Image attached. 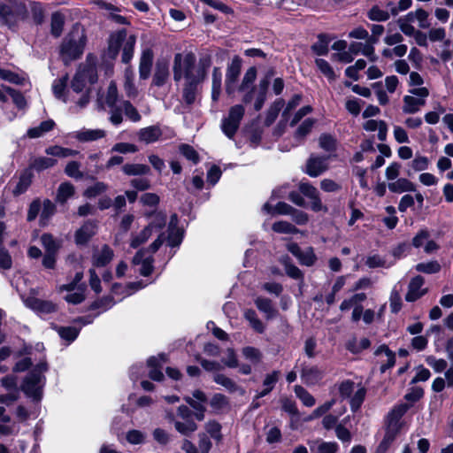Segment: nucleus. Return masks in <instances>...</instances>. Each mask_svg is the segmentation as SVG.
Returning a JSON list of instances; mask_svg holds the SVG:
<instances>
[{
	"mask_svg": "<svg viewBox=\"0 0 453 453\" xmlns=\"http://www.w3.org/2000/svg\"><path fill=\"white\" fill-rule=\"evenodd\" d=\"M97 81V72L95 65L88 64L81 65L71 82V89L76 94H81L77 101L80 107H84L89 102V88L88 84H94Z\"/></svg>",
	"mask_w": 453,
	"mask_h": 453,
	"instance_id": "nucleus-1",
	"label": "nucleus"
},
{
	"mask_svg": "<svg viewBox=\"0 0 453 453\" xmlns=\"http://www.w3.org/2000/svg\"><path fill=\"white\" fill-rule=\"evenodd\" d=\"M135 42L136 37L134 35L127 36L126 29L118 30L110 35L108 55L114 59L122 48L121 61L128 64L133 58Z\"/></svg>",
	"mask_w": 453,
	"mask_h": 453,
	"instance_id": "nucleus-2",
	"label": "nucleus"
},
{
	"mask_svg": "<svg viewBox=\"0 0 453 453\" xmlns=\"http://www.w3.org/2000/svg\"><path fill=\"white\" fill-rule=\"evenodd\" d=\"M46 371L47 365L40 363L27 374L23 381L21 389L33 401L39 402L42 397V388L45 384L43 373Z\"/></svg>",
	"mask_w": 453,
	"mask_h": 453,
	"instance_id": "nucleus-3",
	"label": "nucleus"
},
{
	"mask_svg": "<svg viewBox=\"0 0 453 453\" xmlns=\"http://www.w3.org/2000/svg\"><path fill=\"white\" fill-rule=\"evenodd\" d=\"M85 47V36L79 29L72 31L63 41L61 57L65 64L81 56Z\"/></svg>",
	"mask_w": 453,
	"mask_h": 453,
	"instance_id": "nucleus-4",
	"label": "nucleus"
},
{
	"mask_svg": "<svg viewBox=\"0 0 453 453\" xmlns=\"http://www.w3.org/2000/svg\"><path fill=\"white\" fill-rule=\"evenodd\" d=\"M102 104L109 107V120L114 126H119L123 122L121 109L119 108V100L117 85L111 81L104 95L99 98Z\"/></svg>",
	"mask_w": 453,
	"mask_h": 453,
	"instance_id": "nucleus-5",
	"label": "nucleus"
},
{
	"mask_svg": "<svg viewBox=\"0 0 453 453\" xmlns=\"http://www.w3.org/2000/svg\"><path fill=\"white\" fill-rule=\"evenodd\" d=\"M409 92L411 95H406L403 98V112L405 114H414L419 111L426 104L429 90L425 87H420L410 89Z\"/></svg>",
	"mask_w": 453,
	"mask_h": 453,
	"instance_id": "nucleus-6",
	"label": "nucleus"
},
{
	"mask_svg": "<svg viewBox=\"0 0 453 453\" xmlns=\"http://www.w3.org/2000/svg\"><path fill=\"white\" fill-rule=\"evenodd\" d=\"M244 113V106L235 104L229 109L228 115L222 119L221 130L229 139H232L237 132Z\"/></svg>",
	"mask_w": 453,
	"mask_h": 453,
	"instance_id": "nucleus-7",
	"label": "nucleus"
},
{
	"mask_svg": "<svg viewBox=\"0 0 453 453\" xmlns=\"http://www.w3.org/2000/svg\"><path fill=\"white\" fill-rule=\"evenodd\" d=\"M268 86L269 81L267 79L261 80L257 87H252L244 94L242 102L244 104H250L253 99H255L254 109L256 111H260L266 99Z\"/></svg>",
	"mask_w": 453,
	"mask_h": 453,
	"instance_id": "nucleus-8",
	"label": "nucleus"
},
{
	"mask_svg": "<svg viewBox=\"0 0 453 453\" xmlns=\"http://www.w3.org/2000/svg\"><path fill=\"white\" fill-rule=\"evenodd\" d=\"M196 66V57L193 53H188L184 57L178 53L174 57L173 79L180 81L183 76Z\"/></svg>",
	"mask_w": 453,
	"mask_h": 453,
	"instance_id": "nucleus-9",
	"label": "nucleus"
},
{
	"mask_svg": "<svg viewBox=\"0 0 453 453\" xmlns=\"http://www.w3.org/2000/svg\"><path fill=\"white\" fill-rule=\"evenodd\" d=\"M330 156L311 155L306 162L305 173L311 177H318L325 173L328 167Z\"/></svg>",
	"mask_w": 453,
	"mask_h": 453,
	"instance_id": "nucleus-10",
	"label": "nucleus"
},
{
	"mask_svg": "<svg viewBox=\"0 0 453 453\" xmlns=\"http://www.w3.org/2000/svg\"><path fill=\"white\" fill-rule=\"evenodd\" d=\"M300 377L307 386L319 385L325 377V370L318 365H304L301 369Z\"/></svg>",
	"mask_w": 453,
	"mask_h": 453,
	"instance_id": "nucleus-11",
	"label": "nucleus"
},
{
	"mask_svg": "<svg viewBox=\"0 0 453 453\" xmlns=\"http://www.w3.org/2000/svg\"><path fill=\"white\" fill-rule=\"evenodd\" d=\"M410 405L407 403H401L395 406L387 417V431L398 434L401 427V418L409 410Z\"/></svg>",
	"mask_w": 453,
	"mask_h": 453,
	"instance_id": "nucleus-12",
	"label": "nucleus"
},
{
	"mask_svg": "<svg viewBox=\"0 0 453 453\" xmlns=\"http://www.w3.org/2000/svg\"><path fill=\"white\" fill-rule=\"evenodd\" d=\"M210 65L211 58L209 57L201 58L198 66H195L194 69L183 76L186 80V83L200 84L203 82L207 76V70Z\"/></svg>",
	"mask_w": 453,
	"mask_h": 453,
	"instance_id": "nucleus-13",
	"label": "nucleus"
},
{
	"mask_svg": "<svg viewBox=\"0 0 453 453\" xmlns=\"http://www.w3.org/2000/svg\"><path fill=\"white\" fill-rule=\"evenodd\" d=\"M242 60L239 57H234L228 65L226 73V91L232 95L235 90V85L241 73Z\"/></svg>",
	"mask_w": 453,
	"mask_h": 453,
	"instance_id": "nucleus-14",
	"label": "nucleus"
},
{
	"mask_svg": "<svg viewBox=\"0 0 453 453\" xmlns=\"http://www.w3.org/2000/svg\"><path fill=\"white\" fill-rule=\"evenodd\" d=\"M287 249L298 259L300 264L303 265L311 266L317 261V257L314 253V250L311 247H308L303 250L297 243L291 242L287 245Z\"/></svg>",
	"mask_w": 453,
	"mask_h": 453,
	"instance_id": "nucleus-15",
	"label": "nucleus"
},
{
	"mask_svg": "<svg viewBox=\"0 0 453 453\" xmlns=\"http://www.w3.org/2000/svg\"><path fill=\"white\" fill-rule=\"evenodd\" d=\"M425 280L422 276L412 278L408 286V291L405 295L407 302H415L426 294L427 289L423 288Z\"/></svg>",
	"mask_w": 453,
	"mask_h": 453,
	"instance_id": "nucleus-16",
	"label": "nucleus"
},
{
	"mask_svg": "<svg viewBox=\"0 0 453 453\" xmlns=\"http://www.w3.org/2000/svg\"><path fill=\"white\" fill-rule=\"evenodd\" d=\"M378 42L377 38L371 37L365 43L362 42H351L349 44V50L353 52L354 55H357L361 52L363 55L367 57L371 61L376 60L374 44Z\"/></svg>",
	"mask_w": 453,
	"mask_h": 453,
	"instance_id": "nucleus-17",
	"label": "nucleus"
},
{
	"mask_svg": "<svg viewBox=\"0 0 453 453\" xmlns=\"http://www.w3.org/2000/svg\"><path fill=\"white\" fill-rule=\"evenodd\" d=\"M162 134V130L158 125L141 128L137 133L138 140L146 144L157 142Z\"/></svg>",
	"mask_w": 453,
	"mask_h": 453,
	"instance_id": "nucleus-18",
	"label": "nucleus"
},
{
	"mask_svg": "<svg viewBox=\"0 0 453 453\" xmlns=\"http://www.w3.org/2000/svg\"><path fill=\"white\" fill-rule=\"evenodd\" d=\"M27 307L42 313H50L56 310V306L50 301H43L35 296H28L24 299Z\"/></svg>",
	"mask_w": 453,
	"mask_h": 453,
	"instance_id": "nucleus-19",
	"label": "nucleus"
},
{
	"mask_svg": "<svg viewBox=\"0 0 453 453\" xmlns=\"http://www.w3.org/2000/svg\"><path fill=\"white\" fill-rule=\"evenodd\" d=\"M113 257V250L108 245H104L101 249H97L94 251L92 263L95 266L103 267L108 265L112 260Z\"/></svg>",
	"mask_w": 453,
	"mask_h": 453,
	"instance_id": "nucleus-20",
	"label": "nucleus"
},
{
	"mask_svg": "<svg viewBox=\"0 0 453 453\" xmlns=\"http://www.w3.org/2000/svg\"><path fill=\"white\" fill-rule=\"evenodd\" d=\"M169 76V63L165 59H158L156 63L153 84L157 87L163 86Z\"/></svg>",
	"mask_w": 453,
	"mask_h": 453,
	"instance_id": "nucleus-21",
	"label": "nucleus"
},
{
	"mask_svg": "<svg viewBox=\"0 0 453 453\" xmlns=\"http://www.w3.org/2000/svg\"><path fill=\"white\" fill-rule=\"evenodd\" d=\"M165 362V354H159L157 357H150L148 359V365L150 367V371L149 373L150 379L157 381H160L163 380L164 374L159 368Z\"/></svg>",
	"mask_w": 453,
	"mask_h": 453,
	"instance_id": "nucleus-22",
	"label": "nucleus"
},
{
	"mask_svg": "<svg viewBox=\"0 0 453 453\" xmlns=\"http://www.w3.org/2000/svg\"><path fill=\"white\" fill-rule=\"evenodd\" d=\"M106 133L103 129H81L74 134V138L81 142H93L102 139Z\"/></svg>",
	"mask_w": 453,
	"mask_h": 453,
	"instance_id": "nucleus-23",
	"label": "nucleus"
},
{
	"mask_svg": "<svg viewBox=\"0 0 453 453\" xmlns=\"http://www.w3.org/2000/svg\"><path fill=\"white\" fill-rule=\"evenodd\" d=\"M377 357H384L385 359L381 360L380 371L384 372L387 369L391 368L395 363V355L391 351L387 345L380 346L374 353Z\"/></svg>",
	"mask_w": 453,
	"mask_h": 453,
	"instance_id": "nucleus-24",
	"label": "nucleus"
},
{
	"mask_svg": "<svg viewBox=\"0 0 453 453\" xmlns=\"http://www.w3.org/2000/svg\"><path fill=\"white\" fill-rule=\"evenodd\" d=\"M96 226L93 222H86L80 229L76 231L75 241L79 245L87 243L96 234Z\"/></svg>",
	"mask_w": 453,
	"mask_h": 453,
	"instance_id": "nucleus-25",
	"label": "nucleus"
},
{
	"mask_svg": "<svg viewBox=\"0 0 453 453\" xmlns=\"http://www.w3.org/2000/svg\"><path fill=\"white\" fill-rule=\"evenodd\" d=\"M151 256L144 257V250H139L133 258L134 265H141L140 273L148 276L153 270Z\"/></svg>",
	"mask_w": 453,
	"mask_h": 453,
	"instance_id": "nucleus-26",
	"label": "nucleus"
},
{
	"mask_svg": "<svg viewBox=\"0 0 453 453\" xmlns=\"http://www.w3.org/2000/svg\"><path fill=\"white\" fill-rule=\"evenodd\" d=\"M153 62V53L150 50H146L142 52L140 65H139V75L142 80L149 78L150 74V69Z\"/></svg>",
	"mask_w": 453,
	"mask_h": 453,
	"instance_id": "nucleus-27",
	"label": "nucleus"
},
{
	"mask_svg": "<svg viewBox=\"0 0 453 453\" xmlns=\"http://www.w3.org/2000/svg\"><path fill=\"white\" fill-rule=\"evenodd\" d=\"M257 308L265 314L266 319H273L277 315V310L273 306L272 301L265 297L258 296L255 299Z\"/></svg>",
	"mask_w": 453,
	"mask_h": 453,
	"instance_id": "nucleus-28",
	"label": "nucleus"
},
{
	"mask_svg": "<svg viewBox=\"0 0 453 453\" xmlns=\"http://www.w3.org/2000/svg\"><path fill=\"white\" fill-rule=\"evenodd\" d=\"M311 453H336L339 445L334 441H316L310 442Z\"/></svg>",
	"mask_w": 453,
	"mask_h": 453,
	"instance_id": "nucleus-29",
	"label": "nucleus"
},
{
	"mask_svg": "<svg viewBox=\"0 0 453 453\" xmlns=\"http://www.w3.org/2000/svg\"><path fill=\"white\" fill-rule=\"evenodd\" d=\"M364 128L369 132H373L375 130H378V139L381 142L385 141L387 138L388 127H387L386 122L383 120H376V119L367 120L364 124Z\"/></svg>",
	"mask_w": 453,
	"mask_h": 453,
	"instance_id": "nucleus-30",
	"label": "nucleus"
},
{
	"mask_svg": "<svg viewBox=\"0 0 453 453\" xmlns=\"http://www.w3.org/2000/svg\"><path fill=\"white\" fill-rule=\"evenodd\" d=\"M388 189L393 193H403L408 191H415V185L405 178H400L391 181L388 185Z\"/></svg>",
	"mask_w": 453,
	"mask_h": 453,
	"instance_id": "nucleus-31",
	"label": "nucleus"
},
{
	"mask_svg": "<svg viewBox=\"0 0 453 453\" xmlns=\"http://www.w3.org/2000/svg\"><path fill=\"white\" fill-rule=\"evenodd\" d=\"M119 108L121 109V116L123 114L132 122H139L142 119L137 109L127 100H120Z\"/></svg>",
	"mask_w": 453,
	"mask_h": 453,
	"instance_id": "nucleus-32",
	"label": "nucleus"
},
{
	"mask_svg": "<svg viewBox=\"0 0 453 453\" xmlns=\"http://www.w3.org/2000/svg\"><path fill=\"white\" fill-rule=\"evenodd\" d=\"M280 376V372L279 371H273V372L266 374L263 381L265 388L257 395V398H261L268 395L279 380Z\"/></svg>",
	"mask_w": 453,
	"mask_h": 453,
	"instance_id": "nucleus-33",
	"label": "nucleus"
},
{
	"mask_svg": "<svg viewBox=\"0 0 453 453\" xmlns=\"http://www.w3.org/2000/svg\"><path fill=\"white\" fill-rule=\"evenodd\" d=\"M125 82H124V90L126 95L129 98H134L137 96L138 90L134 83V72L130 67H127L125 69Z\"/></svg>",
	"mask_w": 453,
	"mask_h": 453,
	"instance_id": "nucleus-34",
	"label": "nucleus"
},
{
	"mask_svg": "<svg viewBox=\"0 0 453 453\" xmlns=\"http://www.w3.org/2000/svg\"><path fill=\"white\" fill-rule=\"evenodd\" d=\"M371 342L368 338H361L360 340L353 337L349 339L346 343V348L349 351L353 354H357L370 347Z\"/></svg>",
	"mask_w": 453,
	"mask_h": 453,
	"instance_id": "nucleus-35",
	"label": "nucleus"
},
{
	"mask_svg": "<svg viewBox=\"0 0 453 453\" xmlns=\"http://www.w3.org/2000/svg\"><path fill=\"white\" fill-rule=\"evenodd\" d=\"M197 425L194 419H181L174 421V428L177 432L184 436H189L197 430Z\"/></svg>",
	"mask_w": 453,
	"mask_h": 453,
	"instance_id": "nucleus-36",
	"label": "nucleus"
},
{
	"mask_svg": "<svg viewBox=\"0 0 453 453\" xmlns=\"http://www.w3.org/2000/svg\"><path fill=\"white\" fill-rule=\"evenodd\" d=\"M74 195V187L70 182H63L57 190L56 201L59 203H65L67 199Z\"/></svg>",
	"mask_w": 453,
	"mask_h": 453,
	"instance_id": "nucleus-37",
	"label": "nucleus"
},
{
	"mask_svg": "<svg viewBox=\"0 0 453 453\" xmlns=\"http://www.w3.org/2000/svg\"><path fill=\"white\" fill-rule=\"evenodd\" d=\"M366 295L365 293H357L351 296L349 298L345 299L340 305V310L345 311L352 307H363L362 303L365 301Z\"/></svg>",
	"mask_w": 453,
	"mask_h": 453,
	"instance_id": "nucleus-38",
	"label": "nucleus"
},
{
	"mask_svg": "<svg viewBox=\"0 0 453 453\" xmlns=\"http://www.w3.org/2000/svg\"><path fill=\"white\" fill-rule=\"evenodd\" d=\"M211 81V98L218 101L221 93L222 73L219 67H214L212 71Z\"/></svg>",
	"mask_w": 453,
	"mask_h": 453,
	"instance_id": "nucleus-39",
	"label": "nucleus"
},
{
	"mask_svg": "<svg viewBox=\"0 0 453 453\" xmlns=\"http://www.w3.org/2000/svg\"><path fill=\"white\" fill-rule=\"evenodd\" d=\"M263 210L270 214H281V215H291L294 211V208L289 204L280 202L274 207L271 206L268 203H265Z\"/></svg>",
	"mask_w": 453,
	"mask_h": 453,
	"instance_id": "nucleus-40",
	"label": "nucleus"
},
{
	"mask_svg": "<svg viewBox=\"0 0 453 453\" xmlns=\"http://www.w3.org/2000/svg\"><path fill=\"white\" fill-rule=\"evenodd\" d=\"M55 126L51 119L42 121L38 127H32L27 130V136L29 138H38L42 136L45 133L50 131Z\"/></svg>",
	"mask_w": 453,
	"mask_h": 453,
	"instance_id": "nucleus-41",
	"label": "nucleus"
},
{
	"mask_svg": "<svg viewBox=\"0 0 453 453\" xmlns=\"http://www.w3.org/2000/svg\"><path fill=\"white\" fill-rule=\"evenodd\" d=\"M41 242L46 253L57 254L61 247L60 242L50 234H43L41 236Z\"/></svg>",
	"mask_w": 453,
	"mask_h": 453,
	"instance_id": "nucleus-42",
	"label": "nucleus"
},
{
	"mask_svg": "<svg viewBox=\"0 0 453 453\" xmlns=\"http://www.w3.org/2000/svg\"><path fill=\"white\" fill-rule=\"evenodd\" d=\"M349 420L350 416H347L335 426L334 429L336 437L342 442H349L352 438L350 431L346 427L347 423L349 422Z\"/></svg>",
	"mask_w": 453,
	"mask_h": 453,
	"instance_id": "nucleus-43",
	"label": "nucleus"
},
{
	"mask_svg": "<svg viewBox=\"0 0 453 453\" xmlns=\"http://www.w3.org/2000/svg\"><path fill=\"white\" fill-rule=\"evenodd\" d=\"M122 171L129 176L146 175L150 173V168L142 164H126L123 165Z\"/></svg>",
	"mask_w": 453,
	"mask_h": 453,
	"instance_id": "nucleus-44",
	"label": "nucleus"
},
{
	"mask_svg": "<svg viewBox=\"0 0 453 453\" xmlns=\"http://www.w3.org/2000/svg\"><path fill=\"white\" fill-rule=\"evenodd\" d=\"M68 77L67 75L54 81L52 89L55 96L63 102H67V95L65 94Z\"/></svg>",
	"mask_w": 453,
	"mask_h": 453,
	"instance_id": "nucleus-45",
	"label": "nucleus"
},
{
	"mask_svg": "<svg viewBox=\"0 0 453 453\" xmlns=\"http://www.w3.org/2000/svg\"><path fill=\"white\" fill-rule=\"evenodd\" d=\"M45 152L47 155L58 157H74L78 155L79 151L68 149V148H63L61 146H50L45 150Z\"/></svg>",
	"mask_w": 453,
	"mask_h": 453,
	"instance_id": "nucleus-46",
	"label": "nucleus"
},
{
	"mask_svg": "<svg viewBox=\"0 0 453 453\" xmlns=\"http://www.w3.org/2000/svg\"><path fill=\"white\" fill-rule=\"evenodd\" d=\"M245 319L249 321L250 326L257 333L262 334L265 330V324L257 317L254 310H247L244 313Z\"/></svg>",
	"mask_w": 453,
	"mask_h": 453,
	"instance_id": "nucleus-47",
	"label": "nucleus"
},
{
	"mask_svg": "<svg viewBox=\"0 0 453 453\" xmlns=\"http://www.w3.org/2000/svg\"><path fill=\"white\" fill-rule=\"evenodd\" d=\"M65 25V16L60 12H54L51 16V34L55 37H59L63 32Z\"/></svg>",
	"mask_w": 453,
	"mask_h": 453,
	"instance_id": "nucleus-48",
	"label": "nucleus"
},
{
	"mask_svg": "<svg viewBox=\"0 0 453 453\" xmlns=\"http://www.w3.org/2000/svg\"><path fill=\"white\" fill-rule=\"evenodd\" d=\"M257 78V69L254 66L250 67L242 81V83L239 87V90L242 92L249 91L253 86V82Z\"/></svg>",
	"mask_w": 453,
	"mask_h": 453,
	"instance_id": "nucleus-49",
	"label": "nucleus"
},
{
	"mask_svg": "<svg viewBox=\"0 0 453 453\" xmlns=\"http://www.w3.org/2000/svg\"><path fill=\"white\" fill-rule=\"evenodd\" d=\"M281 263L285 266V271H286V273L288 274V276H289L290 278L295 279V280H303V274L302 271L297 266H296L295 265L290 263L289 257H282Z\"/></svg>",
	"mask_w": 453,
	"mask_h": 453,
	"instance_id": "nucleus-50",
	"label": "nucleus"
},
{
	"mask_svg": "<svg viewBox=\"0 0 453 453\" xmlns=\"http://www.w3.org/2000/svg\"><path fill=\"white\" fill-rule=\"evenodd\" d=\"M407 18L411 21L417 19L418 21V26L421 28H426L429 27V23L427 21L428 13L423 9H418L415 12H409L407 14Z\"/></svg>",
	"mask_w": 453,
	"mask_h": 453,
	"instance_id": "nucleus-51",
	"label": "nucleus"
},
{
	"mask_svg": "<svg viewBox=\"0 0 453 453\" xmlns=\"http://www.w3.org/2000/svg\"><path fill=\"white\" fill-rule=\"evenodd\" d=\"M214 381L216 383L223 386L230 392H235V391L241 390L242 394L244 393L243 389L239 388L233 380H231L230 378L225 376L223 374H216L214 376Z\"/></svg>",
	"mask_w": 453,
	"mask_h": 453,
	"instance_id": "nucleus-52",
	"label": "nucleus"
},
{
	"mask_svg": "<svg viewBox=\"0 0 453 453\" xmlns=\"http://www.w3.org/2000/svg\"><path fill=\"white\" fill-rule=\"evenodd\" d=\"M56 163H57L56 159H53L51 157H41L35 158L33 160V162L31 163L30 166L33 169L40 172V171H42V170H45V169L54 166L56 165Z\"/></svg>",
	"mask_w": 453,
	"mask_h": 453,
	"instance_id": "nucleus-53",
	"label": "nucleus"
},
{
	"mask_svg": "<svg viewBox=\"0 0 453 453\" xmlns=\"http://www.w3.org/2000/svg\"><path fill=\"white\" fill-rule=\"evenodd\" d=\"M296 396L302 401V403L307 406L311 407L315 404V398L302 386L296 385L294 388Z\"/></svg>",
	"mask_w": 453,
	"mask_h": 453,
	"instance_id": "nucleus-54",
	"label": "nucleus"
},
{
	"mask_svg": "<svg viewBox=\"0 0 453 453\" xmlns=\"http://www.w3.org/2000/svg\"><path fill=\"white\" fill-rule=\"evenodd\" d=\"M197 86L198 84L185 83L182 91V98L188 105L194 104L196 101Z\"/></svg>",
	"mask_w": 453,
	"mask_h": 453,
	"instance_id": "nucleus-55",
	"label": "nucleus"
},
{
	"mask_svg": "<svg viewBox=\"0 0 453 453\" xmlns=\"http://www.w3.org/2000/svg\"><path fill=\"white\" fill-rule=\"evenodd\" d=\"M315 64L318 69L330 81H333L336 79L335 73L330 64L322 58H317Z\"/></svg>",
	"mask_w": 453,
	"mask_h": 453,
	"instance_id": "nucleus-56",
	"label": "nucleus"
},
{
	"mask_svg": "<svg viewBox=\"0 0 453 453\" xmlns=\"http://www.w3.org/2000/svg\"><path fill=\"white\" fill-rule=\"evenodd\" d=\"M272 229L279 234H297L299 232L294 225L284 220L274 222Z\"/></svg>",
	"mask_w": 453,
	"mask_h": 453,
	"instance_id": "nucleus-57",
	"label": "nucleus"
},
{
	"mask_svg": "<svg viewBox=\"0 0 453 453\" xmlns=\"http://www.w3.org/2000/svg\"><path fill=\"white\" fill-rule=\"evenodd\" d=\"M416 271L423 273L432 274L436 273L441 270L440 264L435 261H429L424 263H418L415 265Z\"/></svg>",
	"mask_w": 453,
	"mask_h": 453,
	"instance_id": "nucleus-58",
	"label": "nucleus"
},
{
	"mask_svg": "<svg viewBox=\"0 0 453 453\" xmlns=\"http://www.w3.org/2000/svg\"><path fill=\"white\" fill-rule=\"evenodd\" d=\"M315 122L313 119H306L296 129L295 137L298 140L303 139L311 131Z\"/></svg>",
	"mask_w": 453,
	"mask_h": 453,
	"instance_id": "nucleus-59",
	"label": "nucleus"
},
{
	"mask_svg": "<svg viewBox=\"0 0 453 453\" xmlns=\"http://www.w3.org/2000/svg\"><path fill=\"white\" fill-rule=\"evenodd\" d=\"M151 234V226H148L141 233L133 236L130 243L131 247L134 249L138 248L141 244L144 243Z\"/></svg>",
	"mask_w": 453,
	"mask_h": 453,
	"instance_id": "nucleus-60",
	"label": "nucleus"
},
{
	"mask_svg": "<svg viewBox=\"0 0 453 453\" xmlns=\"http://www.w3.org/2000/svg\"><path fill=\"white\" fill-rule=\"evenodd\" d=\"M319 143L320 148L326 151L331 152L336 150V140L330 134H321L319 139Z\"/></svg>",
	"mask_w": 453,
	"mask_h": 453,
	"instance_id": "nucleus-61",
	"label": "nucleus"
},
{
	"mask_svg": "<svg viewBox=\"0 0 453 453\" xmlns=\"http://www.w3.org/2000/svg\"><path fill=\"white\" fill-rule=\"evenodd\" d=\"M367 16L371 20L375 21H386L390 17L388 11H384L378 6H373L368 12Z\"/></svg>",
	"mask_w": 453,
	"mask_h": 453,
	"instance_id": "nucleus-62",
	"label": "nucleus"
},
{
	"mask_svg": "<svg viewBox=\"0 0 453 453\" xmlns=\"http://www.w3.org/2000/svg\"><path fill=\"white\" fill-rule=\"evenodd\" d=\"M396 435V434L386 430L384 438L379 444L375 453H386L395 439Z\"/></svg>",
	"mask_w": 453,
	"mask_h": 453,
	"instance_id": "nucleus-63",
	"label": "nucleus"
},
{
	"mask_svg": "<svg viewBox=\"0 0 453 453\" xmlns=\"http://www.w3.org/2000/svg\"><path fill=\"white\" fill-rule=\"evenodd\" d=\"M365 388H359L354 394V395L350 398V408L352 411H357L361 404L363 403L365 396Z\"/></svg>",
	"mask_w": 453,
	"mask_h": 453,
	"instance_id": "nucleus-64",
	"label": "nucleus"
}]
</instances>
